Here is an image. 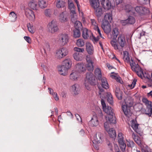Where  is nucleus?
<instances>
[{
    "mask_svg": "<svg viewBox=\"0 0 152 152\" xmlns=\"http://www.w3.org/2000/svg\"><path fill=\"white\" fill-rule=\"evenodd\" d=\"M134 143L132 141H130L129 142V144H127V145L129 147H132L134 146Z\"/></svg>",
    "mask_w": 152,
    "mask_h": 152,
    "instance_id": "nucleus-62",
    "label": "nucleus"
},
{
    "mask_svg": "<svg viewBox=\"0 0 152 152\" xmlns=\"http://www.w3.org/2000/svg\"><path fill=\"white\" fill-rule=\"evenodd\" d=\"M143 103L145 106V113L149 117H151L152 115V102L148 100L146 98H143Z\"/></svg>",
    "mask_w": 152,
    "mask_h": 152,
    "instance_id": "nucleus-4",
    "label": "nucleus"
},
{
    "mask_svg": "<svg viewBox=\"0 0 152 152\" xmlns=\"http://www.w3.org/2000/svg\"><path fill=\"white\" fill-rule=\"evenodd\" d=\"M68 53V50L65 48L62 47L57 50L56 51V57L61 59L66 56Z\"/></svg>",
    "mask_w": 152,
    "mask_h": 152,
    "instance_id": "nucleus-7",
    "label": "nucleus"
},
{
    "mask_svg": "<svg viewBox=\"0 0 152 152\" xmlns=\"http://www.w3.org/2000/svg\"><path fill=\"white\" fill-rule=\"evenodd\" d=\"M28 6L33 10H37L38 8L37 2L35 0H31L29 3Z\"/></svg>",
    "mask_w": 152,
    "mask_h": 152,
    "instance_id": "nucleus-28",
    "label": "nucleus"
},
{
    "mask_svg": "<svg viewBox=\"0 0 152 152\" xmlns=\"http://www.w3.org/2000/svg\"><path fill=\"white\" fill-rule=\"evenodd\" d=\"M48 89L49 90V94L52 95L56 101H58L59 97L57 93L56 92H54L53 89L49 87L48 88Z\"/></svg>",
    "mask_w": 152,
    "mask_h": 152,
    "instance_id": "nucleus-36",
    "label": "nucleus"
},
{
    "mask_svg": "<svg viewBox=\"0 0 152 152\" xmlns=\"http://www.w3.org/2000/svg\"><path fill=\"white\" fill-rule=\"evenodd\" d=\"M112 20V17L111 14L110 13H107L104 16L103 22L106 23L108 22V23H109V22H111Z\"/></svg>",
    "mask_w": 152,
    "mask_h": 152,
    "instance_id": "nucleus-31",
    "label": "nucleus"
},
{
    "mask_svg": "<svg viewBox=\"0 0 152 152\" xmlns=\"http://www.w3.org/2000/svg\"><path fill=\"white\" fill-rule=\"evenodd\" d=\"M106 98H107L108 102L110 104H113V97L110 93H107L106 95Z\"/></svg>",
    "mask_w": 152,
    "mask_h": 152,
    "instance_id": "nucleus-42",
    "label": "nucleus"
},
{
    "mask_svg": "<svg viewBox=\"0 0 152 152\" xmlns=\"http://www.w3.org/2000/svg\"><path fill=\"white\" fill-rule=\"evenodd\" d=\"M65 0H57L56 6L58 8L64 7L66 5Z\"/></svg>",
    "mask_w": 152,
    "mask_h": 152,
    "instance_id": "nucleus-37",
    "label": "nucleus"
},
{
    "mask_svg": "<svg viewBox=\"0 0 152 152\" xmlns=\"http://www.w3.org/2000/svg\"><path fill=\"white\" fill-rule=\"evenodd\" d=\"M85 44V41L82 39H80L77 40L76 44L79 47L83 46Z\"/></svg>",
    "mask_w": 152,
    "mask_h": 152,
    "instance_id": "nucleus-46",
    "label": "nucleus"
},
{
    "mask_svg": "<svg viewBox=\"0 0 152 152\" xmlns=\"http://www.w3.org/2000/svg\"><path fill=\"white\" fill-rule=\"evenodd\" d=\"M135 22V18L133 17L129 16L127 19L121 21V23L123 25H125L128 24H134Z\"/></svg>",
    "mask_w": 152,
    "mask_h": 152,
    "instance_id": "nucleus-20",
    "label": "nucleus"
},
{
    "mask_svg": "<svg viewBox=\"0 0 152 152\" xmlns=\"http://www.w3.org/2000/svg\"><path fill=\"white\" fill-rule=\"evenodd\" d=\"M71 21L73 23L77 20V17L75 11V13H74L71 12Z\"/></svg>",
    "mask_w": 152,
    "mask_h": 152,
    "instance_id": "nucleus-52",
    "label": "nucleus"
},
{
    "mask_svg": "<svg viewBox=\"0 0 152 152\" xmlns=\"http://www.w3.org/2000/svg\"><path fill=\"white\" fill-rule=\"evenodd\" d=\"M145 5L147 7L150 5L149 0H144L143 1V6H145Z\"/></svg>",
    "mask_w": 152,
    "mask_h": 152,
    "instance_id": "nucleus-59",
    "label": "nucleus"
},
{
    "mask_svg": "<svg viewBox=\"0 0 152 152\" xmlns=\"http://www.w3.org/2000/svg\"><path fill=\"white\" fill-rule=\"evenodd\" d=\"M111 137L114 138L116 136V133L115 130L113 128H110L107 131Z\"/></svg>",
    "mask_w": 152,
    "mask_h": 152,
    "instance_id": "nucleus-40",
    "label": "nucleus"
},
{
    "mask_svg": "<svg viewBox=\"0 0 152 152\" xmlns=\"http://www.w3.org/2000/svg\"><path fill=\"white\" fill-rule=\"evenodd\" d=\"M25 14L26 17L31 20H34L35 18V16L34 12L29 9L25 10Z\"/></svg>",
    "mask_w": 152,
    "mask_h": 152,
    "instance_id": "nucleus-15",
    "label": "nucleus"
},
{
    "mask_svg": "<svg viewBox=\"0 0 152 152\" xmlns=\"http://www.w3.org/2000/svg\"><path fill=\"white\" fill-rule=\"evenodd\" d=\"M72 91L74 94L76 95L79 94L78 85L77 84H75L72 86Z\"/></svg>",
    "mask_w": 152,
    "mask_h": 152,
    "instance_id": "nucleus-38",
    "label": "nucleus"
},
{
    "mask_svg": "<svg viewBox=\"0 0 152 152\" xmlns=\"http://www.w3.org/2000/svg\"><path fill=\"white\" fill-rule=\"evenodd\" d=\"M86 50L88 54L91 55L94 53V48L91 44L89 42L86 43Z\"/></svg>",
    "mask_w": 152,
    "mask_h": 152,
    "instance_id": "nucleus-26",
    "label": "nucleus"
},
{
    "mask_svg": "<svg viewBox=\"0 0 152 152\" xmlns=\"http://www.w3.org/2000/svg\"><path fill=\"white\" fill-rule=\"evenodd\" d=\"M9 18L12 22H14L16 20L17 18V15L14 12H11L9 14Z\"/></svg>",
    "mask_w": 152,
    "mask_h": 152,
    "instance_id": "nucleus-39",
    "label": "nucleus"
},
{
    "mask_svg": "<svg viewBox=\"0 0 152 152\" xmlns=\"http://www.w3.org/2000/svg\"><path fill=\"white\" fill-rule=\"evenodd\" d=\"M73 36L75 38L79 37L80 36V29H75L74 31Z\"/></svg>",
    "mask_w": 152,
    "mask_h": 152,
    "instance_id": "nucleus-50",
    "label": "nucleus"
},
{
    "mask_svg": "<svg viewBox=\"0 0 152 152\" xmlns=\"http://www.w3.org/2000/svg\"><path fill=\"white\" fill-rule=\"evenodd\" d=\"M76 70L79 73L85 72L86 70V67L85 65L82 63H79L77 64L75 66Z\"/></svg>",
    "mask_w": 152,
    "mask_h": 152,
    "instance_id": "nucleus-17",
    "label": "nucleus"
},
{
    "mask_svg": "<svg viewBox=\"0 0 152 152\" xmlns=\"http://www.w3.org/2000/svg\"><path fill=\"white\" fill-rule=\"evenodd\" d=\"M137 81V80L134 79L130 84H129L128 86V88L130 89H133L135 86Z\"/></svg>",
    "mask_w": 152,
    "mask_h": 152,
    "instance_id": "nucleus-53",
    "label": "nucleus"
},
{
    "mask_svg": "<svg viewBox=\"0 0 152 152\" xmlns=\"http://www.w3.org/2000/svg\"><path fill=\"white\" fill-rule=\"evenodd\" d=\"M58 70L59 73L61 75L65 76L67 74L68 69L63 65L58 67Z\"/></svg>",
    "mask_w": 152,
    "mask_h": 152,
    "instance_id": "nucleus-25",
    "label": "nucleus"
},
{
    "mask_svg": "<svg viewBox=\"0 0 152 152\" xmlns=\"http://www.w3.org/2000/svg\"><path fill=\"white\" fill-rule=\"evenodd\" d=\"M103 110L104 112L108 115H110L113 114L112 109L110 107L107 106L105 108L103 109Z\"/></svg>",
    "mask_w": 152,
    "mask_h": 152,
    "instance_id": "nucleus-44",
    "label": "nucleus"
},
{
    "mask_svg": "<svg viewBox=\"0 0 152 152\" xmlns=\"http://www.w3.org/2000/svg\"><path fill=\"white\" fill-rule=\"evenodd\" d=\"M123 58L125 62L127 63L129 62L132 70L135 72L139 77L141 79H142V69L132 59H131L130 61V60L129 54L127 51H123Z\"/></svg>",
    "mask_w": 152,
    "mask_h": 152,
    "instance_id": "nucleus-1",
    "label": "nucleus"
},
{
    "mask_svg": "<svg viewBox=\"0 0 152 152\" xmlns=\"http://www.w3.org/2000/svg\"><path fill=\"white\" fill-rule=\"evenodd\" d=\"M110 124L108 121H106L104 122V127L105 128V129L106 131H107L109 129H110L109 128V125Z\"/></svg>",
    "mask_w": 152,
    "mask_h": 152,
    "instance_id": "nucleus-56",
    "label": "nucleus"
},
{
    "mask_svg": "<svg viewBox=\"0 0 152 152\" xmlns=\"http://www.w3.org/2000/svg\"><path fill=\"white\" fill-rule=\"evenodd\" d=\"M69 40V37L67 34H62L58 36L57 43L60 45L64 46L67 44Z\"/></svg>",
    "mask_w": 152,
    "mask_h": 152,
    "instance_id": "nucleus-5",
    "label": "nucleus"
},
{
    "mask_svg": "<svg viewBox=\"0 0 152 152\" xmlns=\"http://www.w3.org/2000/svg\"><path fill=\"white\" fill-rule=\"evenodd\" d=\"M106 118L107 120L109 121V123L111 124H115L116 123V118L114 116L113 114L106 116Z\"/></svg>",
    "mask_w": 152,
    "mask_h": 152,
    "instance_id": "nucleus-35",
    "label": "nucleus"
},
{
    "mask_svg": "<svg viewBox=\"0 0 152 152\" xmlns=\"http://www.w3.org/2000/svg\"><path fill=\"white\" fill-rule=\"evenodd\" d=\"M53 13V10L51 9H48L45 11V14L47 17H50Z\"/></svg>",
    "mask_w": 152,
    "mask_h": 152,
    "instance_id": "nucleus-47",
    "label": "nucleus"
},
{
    "mask_svg": "<svg viewBox=\"0 0 152 152\" xmlns=\"http://www.w3.org/2000/svg\"><path fill=\"white\" fill-rule=\"evenodd\" d=\"M80 77L79 72L76 70H73L70 75L69 78L72 80L76 81L79 79Z\"/></svg>",
    "mask_w": 152,
    "mask_h": 152,
    "instance_id": "nucleus-13",
    "label": "nucleus"
},
{
    "mask_svg": "<svg viewBox=\"0 0 152 152\" xmlns=\"http://www.w3.org/2000/svg\"><path fill=\"white\" fill-rule=\"evenodd\" d=\"M69 18V16L66 11H64L60 14L59 16V21L62 23L67 21Z\"/></svg>",
    "mask_w": 152,
    "mask_h": 152,
    "instance_id": "nucleus-11",
    "label": "nucleus"
},
{
    "mask_svg": "<svg viewBox=\"0 0 152 152\" xmlns=\"http://www.w3.org/2000/svg\"><path fill=\"white\" fill-rule=\"evenodd\" d=\"M110 43L114 49L118 51H122L123 48L127 45L125 37L123 34L118 36L117 41H111Z\"/></svg>",
    "mask_w": 152,
    "mask_h": 152,
    "instance_id": "nucleus-2",
    "label": "nucleus"
},
{
    "mask_svg": "<svg viewBox=\"0 0 152 152\" xmlns=\"http://www.w3.org/2000/svg\"><path fill=\"white\" fill-rule=\"evenodd\" d=\"M62 65L66 68L67 69H70L72 66V61L71 60L68 58L64 60L63 62Z\"/></svg>",
    "mask_w": 152,
    "mask_h": 152,
    "instance_id": "nucleus-22",
    "label": "nucleus"
},
{
    "mask_svg": "<svg viewBox=\"0 0 152 152\" xmlns=\"http://www.w3.org/2000/svg\"><path fill=\"white\" fill-rule=\"evenodd\" d=\"M143 150L145 152H152L149 148L145 145L143 144Z\"/></svg>",
    "mask_w": 152,
    "mask_h": 152,
    "instance_id": "nucleus-57",
    "label": "nucleus"
},
{
    "mask_svg": "<svg viewBox=\"0 0 152 152\" xmlns=\"http://www.w3.org/2000/svg\"><path fill=\"white\" fill-rule=\"evenodd\" d=\"M131 127L137 133L140 134L139 129L138 128V126L139 124L136 123V121L135 120L133 119L131 121Z\"/></svg>",
    "mask_w": 152,
    "mask_h": 152,
    "instance_id": "nucleus-23",
    "label": "nucleus"
},
{
    "mask_svg": "<svg viewBox=\"0 0 152 152\" xmlns=\"http://www.w3.org/2000/svg\"><path fill=\"white\" fill-rule=\"evenodd\" d=\"M67 113V115L69 116H70L71 118H72L73 117V115L72 113L69 111H67L66 112Z\"/></svg>",
    "mask_w": 152,
    "mask_h": 152,
    "instance_id": "nucleus-64",
    "label": "nucleus"
},
{
    "mask_svg": "<svg viewBox=\"0 0 152 152\" xmlns=\"http://www.w3.org/2000/svg\"><path fill=\"white\" fill-rule=\"evenodd\" d=\"M48 31L51 33H54L58 30L57 22L53 20L49 23L48 26Z\"/></svg>",
    "mask_w": 152,
    "mask_h": 152,
    "instance_id": "nucleus-10",
    "label": "nucleus"
},
{
    "mask_svg": "<svg viewBox=\"0 0 152 152\" xmlns=\"http://www.w3.org/2000/svg\"><path fill=\"white\" fill-rule=\"evenodd\" d=\"M119 145L121 151L124 152L125 151L126 144L124 140H121L118 141Z\"/></svg>",
    "mask_w": 152,
    "mask_h": 152,
    "instance_id": "nucleus-41",
    "label": "nucleus"
},
{
    "mask_svg": "<svg viewBox=\"0 0 152 152\" xmlns=\"http://www.w3.org/2000/svg\"><path fill=\"white\" fill-rule=\"evenodd\" d=\"M125 10L127 12H131L133 14L134 13V10H135L136 12L140 15L142 11V7L141 6H137L136 8H134L130 5L127 4L125 6Z\"/></svg>",
    "mask_w": 152,
    "mask_h": 152,
    "instance_id": "nucleus-9",
    "label": "nucleus"
},
{
    "mask_svg": "<svg viewBox=\"0 0 152 152\" xmlns=\"http://www.w3.org/2000/svg\"><path fill=\"white\" fill-rule=\"evenodd\" d=\"M94 73L97 76L99 80L102 77V74L100 69L99 68H97L95 70Z\"/></svg>",
    "mask_w": 152,
    "mask_h": 152,
    "instance_id": "nucleus-49",
    "label": "nucleus"
},
{
    "mask_svg": "<svg viewBox=\"0 0 152 152\" xmlns=\"http://www.w3.org/2000/svg\"><path fill=\"white\" fill-rule=\"evenodd\" d=\"M24 39L28 43H31V39L29 37L25 36L24 37Z\"/></svg>",
    "mask_w": 152,
    "mask_h": 152,
    "instance_id": "nucleus-60",
    "label": "nucleus"
},
{
    "mask_svg": "<svg viewBox=\"0 0 152 152\" xmlns=\"http://www.w3.org/2000/svg\"><path fill=\"white\" fill-rule=\"evenodd\" d=\"M75 116L76 117L77 119V121H79L80 120V121L82 122L81 118L79 115L78 114H76L75 115Z\"/></svg>",
    "mask_w": 152,
    "mask_h": 152,
    "instance_id": "nucleus-63",
    "label": "nucleus"
},
{
    "mask_svg": "<svg viewBox=\"0 0 152 152\" xmlns=\"http://www.w3.org/2000/svg\"><path fill=\"white\" fill-rule=\"evenodd\" d=\"M90 21L91 23V28L96 31L98 30V29H99L98 23L94 19H91Z\"/></svg>",
    "mask_w": 152,
    "mask_h": 152,
    "instance_id": "nucleus-33",
    "label": "nucleus"
},
{
    "mask_svg": "<svg viewBox=\"0 0 152 152\" xmlns=\"http://www.w3.org/2000/svg\"><path fill=\"white\" fill-rule=\"evenodd\" d=\"M74 50L76 52L73 54L74 59L77 61H81L83 59V55L79 52H83L84 51V49L75 47L74 48Z\"/></svg>",
    "mask_w": 152,
    "mask_h": 152,
    "instance_id": "nucleus-8",
    "label": "nucleus"
},
{
    "mask_svg": "<svg viewBox=\"0 0 152 152\" xmlns=\"http://www.w3.org/2000/svg\"><path fill=\"white\" fill-rule=\"evenodd\" d=\"M132 105V104L130 101L127 102L125 101L123 103L122 109L125 115L128 116L132 114V113L130 110V108Z\"/></svg>",
    "mask_w": 152,
    "mask_h": 152,
    "instance_id": "nucleus-6",
    "label": "nucleus"
},
{
    "mask_svg": "<svg viewBox=\"0 0 152 152\" xmlns=\"http://www.w3.org/2000/svg\"><path fill=\"white\" fill-rule=\"evenodd\" d=\"M89 1L91 5L94 10L101 7L99 0H89Z\"/></svg>",
    "mask_w": 152,
    "mask_h": 152,
    "instance_id": "nucleus-24",
    "label": "nucleus"
},
{
    "mask_svg": "<svg viewBox=\"0 0 152 152\" xmlns=\"http://www.w3.org/2000/svg\"><path fill=\"white\" fill-rule=\"evenodd\" d=\"M101 2V4L104 9L108 10L110 9L111 7V4L109 0H100Z\"/></svg>",
    "mask_w": 152,
    "mask_h": 152,
    "instance_id": "nucleus-18",
    "label": "nucleus"
},
{
    "mask_svg": "<svg viewBox=\"0 0 152 152\" xmlns=\"http://www.w3.org/2000/svg\"><path fill=\"white\" fill-rule=\"evenodd\" d=\"M91 35H92V33L91 31L86 28L83 29L82 37L84 39H87L89 37L90 38Z\"/></svg>",
    "mask_w": 152,
    "mask_h": 152,
    "instance_id": "nucleus-19",
    "label": "nucleus"
},
{
    "mask_svg": "<svg viewBox=\"0 0 152 152\" xmlns=\"http://www.w3.org/2000/svg\"><path fill=\"white\" fill-rule=\"evenodd\" d=\"M102 134L100 132H98L94 137V140L93 141V143H100L102 142Z\"/></svg>",
    "mask_w": 152,
    "mask_h": 152,
    "instance_id": "nucleus-16",
    "label": "nucleus"
},
{
    "mask_svg": "<svg viewBox=\"0 0 152 152\" xmlns=\"http://www.w3.org/2000/svg\"><path fill=\"white\" fill-rule=\"evenodd\" d=\"M101 103L102 107V109H103L107 107L103 99H101Z\"/></svg>",
    "mask_w": 152,
    "mask_h": 152,
    "instance_id": "nucleus-61",
    "label": "nucleus"
},
{
    "mask_svg": "<svg viewBox=\"0 0 152 152\" xmlns=\"http://www.w3.org/2000/svg\"><path fill=\"white\" fill-rule=\"evenodd\" d=\"M115 95L118 99L120 100L122 99V95L119 88H116V90L115 91Z\"/></svg>",
    "mask_w": 152,
    "mask_h": 152,
    "instance_id": "nucleus-48",
    "label": "nucleus"
},
{
    "mask_svg": "<svg viewBox=\"0 0 152 152\" xmlns=\"http://www.w3.org/2000/svg\"><path fill=\"white\" fill-rule=\"evenodd\" d=\"M150 11L146 6H143V19L144 18H147L150 15Z\"/></svg>",
    "mask_w": 152,
    "mask_h": 152,
    "instance_id": "nucleus-34",
    "label": "nucleus"
},
{
    "mask_svg": "<svg viewBox=\"0 0 152 152\" xmlns=\"http://www.w3.org/2000/svg\"><path fill=\"white\" fill-rule=\"evenodd\" d=\"M74 23H75L74 26L75 29H80L82 27V24L80 22L77 20L74 22Z\"/></svg>",
    "mask_w": 152,
    "mask_h": 152,
    "instance_id": "nucleus-51",
    "label": "nucleus"
},
{
    "mask_svg": "<svg viewBox=\"0 0 152 152\" xmlns=\"http://www.w3.org/2000/svg\"><path fill=\"white\" fill-rule=\"evenodd\" d=\"M89 126L91 127H96L99 124V121L97 116L96 115H94L92 117L91 119L88 122Z\"/></svg>",
    "mask_w": 152,
    "mask_h": 152,
    "instance_id": "nucleus-12",
    "label": "nucleus"
},
{
    "mask_svg": "<svg viewBox=\"0 0 152 152\" xmlns=\"http://www.w3.org/2000/svg\"><path fill=\"white\" fill-rule=\"evenodd\" d=\"M102 28L105 33L108 34L110 32L111 30V27L110 24L108 22L106 23L103 22Z\"/></svg>",
    "mask_w": 152,
    "mask_h": 152,
    "instance_id": "nucleus-21",
    "label": "nucleus"
},
{
    "mask_svg": "<svg viewBox=\"0 0 152 152\" xmlns=\"http://www.w3.org/2000/svg\"><path fill=\"white\" fill-rule=\"evenodd\" d=\"M68 4L69 9L70 10L71 12L75 13V8L72 0H68Z\"/></svg>",
    "mask_w": 152,
    "mask_h": 152,
    "instance_id": "nucleus-29",
    "label": "nucleus"
},
{
    "mask_svg": "<svg viewBox=\"0 0 152 152\" xmlns=\"http://www.w3.org/2000/svg\"><path fill=\"white\" fill-rule=\"evenodd\" d=\"M90 39H92L94 42H97L99 40V36H97L96 37H95L92 34V35H91V37Z\"/></svg>",
    "mask_w": 152,
    "mask_h": 152,
    "instance_id": "nucleus-55",
    "label": "nucleus"
},
{
    "mask_svg": "<svg viewBox=\"0 0 152 152\" xmlns=\"http://www.w3.org/2000/svg\"><path fill=\"white\" fill-rule=\"evenodd\" d=\"M94 11L96 16L98 18L100 17L104 13V11L102 10L101 7L94 10Z\"/></svg>",
    "mask_w": 152,
    "mask_h": 152,
    "instance_id": "nucleus-32",
    "label": "nucleus"
},
{
    "mask_svg": "<svg viewBox=\"0 0 152 152\" xmlns=\"http://www.w3.org/2000/svg\"><path fill=\"white\" fill-rule=\"evenodd\" d=\"M86 60L87 64L86 65V69L89 71H92L94 69L93 62L89 56H86Z\"/></svg>",
    "mask_w": 152,
    "mask_h": 152,
    "instance_id": "nucleus-14",
    "label": "nucleus"
},
{
    "mask_svg": "<svg viewBox=\"0 0 152 152\" xmlns=\"http://www.w3.org/2000/svg\"><path fill=\"white\" fill-rule=\"evenodd\" d=\"M27 26L29 32L32 33H34V30L33 29V27L31 25L30 23H28L27 25Z\"/></svg>",
    "mask_w": 152,
    "mask_h": 152,
    "instance_id": "nucleus-54",
    "label": "nucleus"
},
{
    "mask_svg": "<svg viewBox=\"0 0 152 152\" xmlns=\"http://www.w3.org/2000/svg\"><path fill=\"white\" fill-rule=\"evenodd\" d=\"M119 32L118 29L116 28H114L113 29L112 34V39L111 41H114L116 40V38L118 35Z\"/></svg>",
    "mask_w": 152,
    "mask_h": 152,
    "instance_id": "nucleus-30",
    "label": "nucleus"
},
{
    "mask_svg": "<svg viewBox=\"0 0 152 152\" xmlns=\"http://www.w3.org/2000/svg\"><path fill=\"white\" fill-rule=\"evenodd\" d=\"M95 81V78L93 74L91 72L87 73L84 83V85L86 88L88 90H90V84L91 85H95L96 84Z\"/></svg>",
    "mask_w": 152,
    "mask_h": 152,
    "instance_id": "nucleus-3",
    "label": "nucleus"
},
{
    "mask_svg": "<svg viewBox=\"0 0 152 152\" xmlns=\"http://www.w3.org/2000/svg\"><path fill=\"white\" fill-rule=\"evenodd\" d=\"M132 137L136 143L141 146L142 145V142L140 140V138L136 136L134 133H132Z\"/></svg>",
    "mask_w": 152,
    "mask_h": 152,
    "instance_id": "nucleus-43",
    "label": "nucleus"
},
{
    "mask_svg": "<svg viewBox=\"0 0 152 152\" xmlns=\"http://www.w3.org/2000/svg\"><path fill=\"white\" fill-rule=\"evenodd\" d=\"M39 5L42 8H45L47 5V0H39Z\"/></svg>",
    "mask_w": 152,
    "mask_h": 152,
    "instance_id": "nucleus-45",
    "label": "nucleus"
},
{
    "mask_svg": "<svg viewBox=\"0 0 152 152\" xmlns=\"http://www.w3.org/2000/svg\"><path fill=\"white\" fill-rule=\"evenodd\" d=\"M123 134L122 133L120 132L118 134V141L120 140H124Z\"/></svg>",
    "mask_w": 152,
    "mask_h": 152,
    "instance_id": "nucleus-58",
    "label": "nucleus"
},
{
    "mask_svg": "<svg viewBox=\"0 0 152 152\" xmlns=\"http://www.w3.org/2000/svg\"><path fill=\"white\" fill-rule=\"evenodd\" d=\"M99 80H101V85L103 88L105 89H107L109 88V85L105 77H101Z\"/></svg>",
    "mask_w": 152,
    "mask_h": 152,
    "instance_id": "nucleus-27",
    "label": "nucleus"
}]
</instances>
